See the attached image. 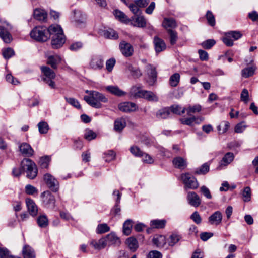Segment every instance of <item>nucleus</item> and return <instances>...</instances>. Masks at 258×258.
I'll return each mask as SVG.
<instances>
[{"label": "nucleus", "mask_w": 258, "mask_h": 258, "mask_svg": "<svg viewBox=\"0 0 258 258\" xmlns=\"http://www.w3.org/2000/svg\"><path fill=\"white\" fill-rule=\"evenodd\" d=\"M49 39H51V45L53 48L58 49L65 43L66 38L61 26L58 24L49 25Z\"/></svg>", "instance_id": "nucleus-1"}, {"label": "nucleus", "mask_w": 258, "mask_h": 258, "mask_svg": "<svg viewBox=\"0 0 258 258\" xmlns=\"http://www.w3.org/2000/svg\"><path fill=\"white\" fill-rule=\"evenodd\" d=\"M89 95V96H85L84 99L88 104L96 108H100L102 107L101 102H106L108 100L104 95L97 91H90Z\"/></svg>", "instance_id": "nucleus-2"}, {"label": "nucleus", "mask_w": 258, "mask_h": 258, "mask_svg": "<svg viewBox=\"0 0 258 258\" xmlns=\"http://www.w3.org/2000/svg\"><path fill=\"white\" fill-rule=\"evenodd\" d=\"M23 172L26 173V177L29 179H34L37 175L38 170L36 164L30 159H23L21 163Z\"/></svg>", "instance_id": "nucleus-3"}, {"label": "nucleus", "mask_w": 258, "mask_h": 258, "mask_svg": "<svg viewBox=\"0 0 258 258\" xmlns=\"http://www.w3.org/2000/svg\"><path fill=\"white\" fill-rule=\"evenodd\" d=\"M131 93L136 98H143L149 101L157 102L158 101V97L153 92L142 90L137 86L132 88Z\"/></svg>", "instance_id": "nucleus-4"}, {"label": "nucleus", "mask_w": 258, "mask_h": 258, "mask_svg": "<svg viewBox=\"0 0 258 258\" xmlns=\"http://www.w3.org/2000/svg\"><path fill=\"white\" fill-rule=\"evenodd\" d=\"M48 32V28L45 26L35 27L30 32V36L32 38L37 41L45 42L47 40V34Z\"/></svg>", "instance_id": "nucleus-5"}, {"label": "nucleus", "mask_w": 258, "mask_h": 258, "mask_svg": "<svg viewBox=\"0 0 258 258\" xmlns=\"http://www.w3.org/2000/svg\"><path fill=\"white\" fill-rule=\"evenodd\" d=\"M181 179L185 184V188L192 189H197L199 186V183L195 177L189 173L182 174Z\"/></svg>", "instance_id": "nucleus-6"}, {"label": "nucleus", "mask_w": 258, "mask_h": 258, "mask_svg": "<svg viewBox=\"0 0 258 258\" xmlns=\"http://www.w3.org/2000/svg\"><path fill=\"white\" fill-rule=\"evenodd\" d=\"M146 71L148 75L147 82L150 86H153L156 82L157 72L155 68L150 64L146 66Z\"/></svg>", "instance_id": "nucleus-7"}, {"label": "nucleus", "mask_w": 258, "mask_h": 258, "mask_svg": "<svg viewBox=\"0 0 258 258\" xmlns=\"http://www.w3.org/2000/svg\"><path fill=\"white\" fill-rule=\"evenodd\" d=\"M119 49L121 53L125 57H130L133 54V47L131 44L125 41H121L120 42Z\"/></svg>", "instance_id": "nucleus-8"}, {"label": "nucleus", "mask_w": 258, "mask_h": 258, "mask_svg": "<svg viewBox=\"0 0 258 258\" xmlns=\"http://www.w3.org/2000/svg\"><path fill=\"white\" fill-rule=\"evenodd\" d=\"M119 109L124 112H130L137 110V105L133 102H125L118 105Z\"/></svg>", "instance_id": "nucleus-9"}, {"label": "nucleus", "mask_w": 258, "mask_h": 258, "mask_svg": "<svg viewBox=\"0 0 258 258\" xmlns=\"http://www.w3.org/2000/svg\"><path fill=\"white\" fill-rule=\"evenodd\" d=\"M47 13L40 8H37L34 10L33 16L35 19L41 22H46L47 19Z\"/></svg>", "instance_id": "nucleus-10"}, {"label": "nucleus", "mask_w": 258, "mask_h": 258, "mask_svg": "<svg viewBox=\"0 0 258 258\" xmlns=\"http://www.w3.org/2000/svg\"><path fill=\"white\" fill-rule=\"evenodd\" d=\"M187 199L188 203L192 206L197 207L201 204V199L195 192H189L187 194Z\"/></svg>", "instance_id": "nucleus-11"}, {"label": "nucleus", "mask_w": 258, "mask_h": 258, "mask_svg": "<svg viewBox=\"0 0 258 258\" xmlns=\"http://www.w3.org/2000/svg\"><path fill=\"white\" fill-rule=\"evenodd\" d=\"M19 148L21 153L27 157H31L33 155L34 150L28 143H23L19 145Z\"/></svg>", "instance_id": "nucleus-12"}, {"label": "nucleus", "mask_w": 258, "mask_h": 258, "mask_svg": "<svg viewBox=\"0 0 258 258\" xmlns=\"http://www.w3.org/2000/svg\"><path fill=\"white\" fill-rule=\"evenodd\" d=\"M222 217V214L220 211H216L209 217V222L211 225H218L221 223Z\"/></svg>", "instance_id": "nucleus-13"}, {"label": "nucleus", "mask_w": 258, "mask_h": 258, "mask_svg": "<svg viewBox=\"0 0 258 258\" xmlns=\"http://www.w3.org/2000/svg\"><path fill=\"white\" fill-rule=\"evenodd\" d=\"M104 238L107 242V244L109 245H119L121 243L120 239L113 232L108 234Z\"/></svg>", "instance_id": "nucleus-14"}, {"label": "nucleus", "mask_w": 258, "mask_h": 258, "mask_svg": "<svg viewBox=\"0 0 258 258\" xmlns=\"http://www.w3.org/2000/svg\"><path fill=\"white\" fill-rule=\"evenodd\" d=\"M204 120L203 117H196L192 116L189 118H182L180 119L182 124L192 126L194 123L199 124L202 122Z\"/></svg>", "instance_id": "nucleus-15"}, {"label": "nucleus", "mask_w": 258, "mask_h": 258, "mask_svg": "<svg viewBox=\"0 0 258 258\" xmlns=\"http://www.w3.org/2000/svg\"><path fill=\"white\" fill-rule=\"evenodd\" d=\"M26 203L30 214L32 216H35L37 214L38 209L33 200L27 198L26 199Z\"/></svg>", "instance_id": "nucleus-16"}, {"label": "nucleus", "mask_w": 258, "mask_h": 258, "mask_svg": "<svg viewBox=\"0 0 258 258\" xmlns=\"http://www.w3.org/2000/svg\"><path fill=\"white\" fill-rule=\"evenodd\" d=\"M154 43L157 53H159L166 49V45L164 41L157 36L154 37Z\"/></svg>", "instance_id": "nucleus-17"}, {"label": "nucleus", "mask_w": 258, "mask_h": 258, "mask_svg": "<svg viewBox=\"0 0 258 258\" xmlns=\"http://www.w3.org/2000/svg\"><path fill=\"white\" fill-rule=\"evenodd\" d=\"M24 258H35L36 254L34 249L29 245H25L22 249Z\"/></svg>", "instance_id": "nucleus-18"}, {"label": "nucleus", "mask_w": 258, "mask_h": 258, "mask_svg": "<svg viewBox=\"0 0 258 258\" xmlns=\"http://www.w3.org/2000/svg\"><path fill=\"white\" fill-rule=\"evenodd\" d=\"M90 66L93 69H100L103 66V61L100 57L95 56L92 57Z\"/></svg>", "instance_id": "nucleus-19"}, {"label": "nucleus", "mask_w": 258, "mask_h": 258, "mask_svg": "<svg viewBox=\"0 0 258 258\" xmlns=\"http://www.w3.org/2000/svg\"><path fill=\"white\" fill-rule=\"evenodd\" d=\"M126 120L124 118H117L114 123V129L116 132H121L126 126Z\"/></svg>", "instance_id": "nucleus-20"}, {"label": "nucleus", "mask_w": 258, "mask_h": 258, "mask_svg": "<svg viewBox=\"0 0 258 258\" xmlns=\"http://www.w3.org/2000/svg\"><path fill=\"white\" fill-rule=\"evenodd\" d=\"M90 245H92L95 249L100 250L105 248L107 245V242L105 238L100 239L98 241L96 240H92L90 242Z\"/></svg>", "instance_id": "nucleus-21"}, {"label": "nucleus", "mask_w": 258, "mask_h": 258, "mask_svg": "<svg viewBox=\"0 0 258 258\" xmlns=\"http://www.w3.org/2000/svg\"><path fill=\"white\" fill-rule=\"evenodd\" d=\"M172 162L175 167L180 169H184L187 165L186 160L181 157L174 158Z\"/></svg>", "instance_id": "nucleus-22"}, {"label": "nucleus", "mask_w": 258, "mask_h": 258, "mask_svg": "<svg viewBox=\"0 0 258 258\" xmlns=\"http://www.w3.org/2000/svg\"><path fill=\"white\" fill-rule=\"evenodd\" d=\"M0 37L5 42L9 43L12 40L10 33L4 27L0 26Z\"/></svg>", "instance_id": "nucleus-23"}, {"label": "nucleus", "mask_w": 258, "mask_h": 258, "mask_svg": "<svg viewBox=\"0 0 258 258\" xmlns=\"http://www.w3.org/2000/svg\"><path fill=\"white\" fill-rule=\"evenodd\" d=\"M75 22L76 24L79 26L82 24L85 23L86 21V16L80 11H75Z\"/></svg>", "instance_id": "nucleus-24"}, {"label": "nucleus", "mask_w": 258, "mask_h": 258, "mask_svg": "<svg viewBox=\"0 0 258 258\" xmlns=\"http://www.w3.org/2000/svg\"><path fill=\"white\" fill-rule=\"evenodd\" d=\"M132 19L136 23V26L139 27H145L146 26V20L143 16L134 15L132 17Z\"/></svg>", "instance_id": "nucleus-25"}, {"label": "nucleus", "mask_w": 258, "mask_h": 258, "mask_svg": "<svg viewBox=\"0 0 258 258\" xmlns=\"http://www.w3.org/2000/svg\"><path fill=\"white\" fill-rule=\"evenodd\" d=\"M126 244L132 251H135L138 247V243L137 239L133 237H129L126 239Z\"/></svg>", "instance_id": "nucleus-26"}, {"label": "nucleus", "mask_w": 258, "mask_h": 258, "mask_svg": "<svg viewBox=\"0 0 258 258\" xmlns=\"http://www.w3.org/2000/svg\"><path fill=\"white\" fill-rule=\"evenodd\" d=\"M170 111L169 108H164L158 110L156 114L159 119H166L169 117Z\"/></svg>", "instance_id": "nucleus-27"}, {"label": "nucleus", "mask_w": 258, "mask_h": 258, "mask_svg": "<svg viewBox=\"0 0 258 258\" xmlns=\"http://www.w3.org/2000/svg\"><path fill=\"white\" fill-rule=\"evenodd\" d=\"M106 90L118 96H121L125 94V93L117 86H109L106 87Z\"/></svg>", "instance_id": "nucleus-28"}, {"label": "nucleus", "mask_w": 258, "mask_h": 258, "mask_svg": "<svg viewBox=\"0 0 258 258\" xmlns=\"http://www.w3.org/2000/svg\"><path fill=\"white\" fill-rule=\"evenodd\" d=\"M59 187V184L57 180L49 175V189L53 192H57Z\"/></svg>", "instance_id": "nucleus-29"}, {"label": "nucleus", "mask_w": 258, "mask_h": 258, "mask_svg": "<svg viewBox=\"0 0 258 258\" xmlns=\"http://www.w3.org/2000/svg\"><path fill=\"white\" fill-rule=\"evenodd\" d=\"M234 154L231 152L227 153L222 160L221 161L220 164L221 165L226 166L231 163L234 159Z\"/></svg>", "instance_id": "nucleus-30"}, {"label": "nucleus", "mask_w": 258, "mask_h": 258, "mask_svg": "<svg viewBox=\"0 0 258 258\" xmlns=\"http://www.w3.org/2000/svg\"><path fill=\"white\" fill-rule=\"evenodd\" d=\"M162 25L167 29L168 28H174L177 26L175 20L173 18H165L163 21Z\"/></svg>", "instance_id": "nucleus-31"}, {"label": "nucleus", "mask_w": 258, "mask_h": 258, "mask_svg": "<svg viewBox=\"0 0 258 258\" xmlns=\"http://www.w3.org/2000/svg\"><path fill=\"white\" fill-rule=\"evenodd\" d=\"M170 111H171L173 113L181 115V114H183L185 112V108H182L180 105L177 104H174L172 105L170 108Z\"/></svg>", "instance_id": "nucleus-32"}, {"label": "nucleus", "mask_w": 258, "mask_h": 258, "mask_svg": "<svg viewBox=\"0 0 258 258\" xmlns=\"http://www.w3.org/2000/svg\"><path fill=\"white\" fill-rule=\"evenodd\" d=\"M60 61L61 58L58 55L49 56V65L53 69L57 68V66Z\"/></svg>", "instance_id": "nucleus-33"}, {"label": "nucleus", "mask_w": 258, "mask_h": 258, "mask_svg": "<svg viewBox=\"0 0 258 258\" xmlns=\"http://www.w3.org/2000/svg\"><path fill=\"white\" fill-rule=\"evenodd\" d=\"M104 36L106 38L112 39H117L118 38L117 33L111 29L105 30L104 32Z\"/></svg>", "instance_id": "nucleus-34"}, {"label": "nucleus", "mask_w": 258, "mask_h": 258, "mask_svg": "<svg viewBox=\"0 0 258 258\" xmlns=\"http://www.w3.org/2000/svg\"><path fill=\"white\" fill-rule=\"evenodd\" d=\"M255 70V68L253 67H247L242 70L241 75L244 78H248L254 74Z\"/></svg>", "instance_id": "nucleus-35"}, {"label": "nucleus", "mask_w": 258, "mask_h": 258, "mask_svg": "<svg viewBox=\"0 0 258 258\" xmlns=\"http://www.w3.org/2000/svg\"><path fill=\"white\" fill-rule=\"evenodd\" d=\"M128 70L130 72L132 76L134 78H139L142 75L140 69L137 67H134L132 65H128L127 67Z\"/></svg>", "instance_id": "nucleus-36"}, {"label": "nucleus", "mask_w": 258, "mask_h": 258, "mask_svg": "<svg viewBox=\"0 0 258 258\" xmlns=\"http://www.w3.org/2000/svg\"><path fill=\"white\" fill-rule=\"evenodd\" d=\"M38 226L41 228L46 227L48 225V219L45 215H40L37 219Z\"/></svg>", "instance_id": "nucleus-37"}, {"label": "nucleus", "mask_w": 258, "mask_h": 258, "mask_svg": "<svg viewBox=\"0 0 258 258\" xmlns=\"http://www.w3.org/2000/svg\"><path fill=\"white\" fill-rule=\"evenodd\" d=\"M180 75L179 73H176L172 75L169 79V84L172 87H176L177 86L180 80Z\"/></svg>", "instance_id": "nucleus-38"}, {"label": "nucleus", "mask_w": 258, "mask_h": 258, "mask_svg": "<svg viewBox=\"0 0 258 258\" xmlns=\"http://www.w3.org/2000/svg\"><path fill=\"white\" fill-rule=\"evenodd\" d=\"M132 221L127 220L125 221L123 226V232L126 235H129L131 232L132 228Z\"/></svg>", "instance_id": "nucleus-39"}, {"label": "nucleus", "mask_w": 258, "mask_h": 258, "mask_svg": "<svg viewBox=\"0 0 258 258\" xmlns=\"http://www.w3.org/2000/svg\"><path fill=\"white\" fill-rule=\"evenodd\" d=\"M209 171V165L207 163H204L201 167L197 168L195 171V174H206Z\"/></svg>", "instance_id": "nucleus-40"}, {"label": "nucleus", "mask_w": 258, "mask_h": 258, "mask_svg": "<svg viewBox=\"0 0 258 258\" xmlns=\"http://www.w3.org/2000/svg\"><path fill=\"white\" fill-rule=\"evenodd\" d=\"M181 239L180 235L176 234H172L168 239V243L170 246H174Z\"/></svg>", "instance_id": "nucleus-41"}, {"label": "nucleus", "mask_w": 258, "mask_h": 258, "mask_svg": "<svg viewBox=\"0 0 258 258\" xmlns=\"http://www.w3.org/2000/svg\"><path fill=\"white\" fill-rule=\"evenodd\" d=\"M167 32L169 35L170 44H175L178 39L177 32L171 29H167Z\"/></svg>", "instance_id": "nucleus-42"}, {"label": "nucleus", "mask_w": 258, "mask_h": 258, "mask_svg": "<svg viewBox=\"0 0 258 258\" xmlns=\"http://www.w3.org/2000/svg\"><path fill=\"white\" fill-rule=\"evenodd\" d=\"M38 164L41 169H46L48 167V157L47 156H42L40 158Z\"/></svg>", "instance_id": "nucleus-43"}, {"label": "nucleus", "mask_w": 258, "mask_h": 258, "mask_svg": "<svg viewBox=\"0 0 258 258\" xmlns=\"http://www.w3.org/2000/svg\"><path fill=\"white\" fill-rule=\"evenodd\" d=\"M109 230V227L106 224L103 223L98 225L96 229V232L98 234H102L108 232Z\"/></svg>", "instance_id": "nucleus-44"}, {"label": "nucleus", "mask_w": 258, "mask_h": 258, "mask_svg": "<svg viewBox=\"0 0 258 258\" xmlns=\"http://www.w3.org/2000/svg\"><path fill=\"white\" fill-rule=\"evenodd\" d=\"M39 132L40 134H46L48 131V125L46 122H40L38 125Z\"/></svg>", "instance_id": "nucleus-45"}, {"label": "nucleus", "mask_w": 258, "mask_h": 258, "mask_svg": "<svg viewBox=\"0 0 258 258\" xmlns=\"http://www.w3.org/2000/svg\"><path fill=\"white\" fill-rule=\"evenodd\" d=\"M60 17V13L54 10H51L49 12V21H52L54 22H57L59 21Z\"/></svg>", "instance_id": "nucleus-46"}, {"label": "nucleus", "mask_w": 258, "mask_h": 258, "mask_svg": "<svg viewBox=\"0 0 258 258\" xmlns=\"http://www.w3.org/2000/svg\"><path fill=\"white\" fill-rule=\"evenodd\" d=\"M151 225L153 228H163L165 224L164 220H154L151 221Z\"/></svg>", "instance_id": "nucleus-47"}, {"label": "nucleus", "mask_w": 258, "mask_h": 258, "mask_svg": "<svg viewBox=\"0 0 258 258\" xmlns=\"http://www.w3.org/2000/svg\"><path fill=\"white\" fill-rule=\"evenodd\" d=\"M229 127V122L227 121H223L218 126L217 129L220 134H223L228 130Z\"/></svg>", "instance_id": "nucleus-48"}, {"label": "nucleus", "mask_w": 258, "mask_h": 258, "mask_svg": "<svg viewBox=\"0 0 258 258\" xmlns=\"http://www.w3.org/2000/svg\"><path fill=\"white\" fill-rule=\"evenodd\" d=\"M206 17L207 20L208 24L210 26H215V17L213 15L212 12H211L210 11H208L206 13Z\"/></svg>", "instance_id": "nucleus-49"}, {"label": "nucleus", "mask_w": 258, "mask_h": 258, "mask_svg": "<svg viewBox=\"0 0 258 258\" xmlns=\"http://www.w3.org/2000/svg\"><path fill=\"white\" fill-rule=\"evenodd\" d=\"M96 137V134L92 130L90 129H87L85 131L84 134V138L88 141H91L93 139H95Z\"/></svg>", "instance_id": "nucleus-50"}, {"label": "nucleus", "mask_w": 258, "mask_h": 258, "mask_svg": "<svg viewBox=\"0 0 258 258\" xmlns=\"http://www.w3.org/2000/svg\"><path fill=\"white\" fill-rule=\"evenodd\" d=\"M186 110L187 114L190 116L191 113L199 112L201 110V106L200 105H196L193 106H189Z\"/></svg>", "instance_id": "nucleus-51"}, {"label": "nucleus", "mask_w": 258, "mask_h": 258, "mask_svg": "<svg viewBox=\"0 0 258 258\" xmlns=\"http://www.w3.org/2000/svg\"><path fill=\"white\" fill-rule=\"evenodd\" d=\"M115 17L122 22L126 21L127 19L126 16L121 11L116 10L114 11Z\"/></svg>", "instance_id": "nucleus-52"}, {"label": "nucleus", "mask_w": 258, "mask_h": 258, "mask_svg": "<svg viewBox=\"0 0 258 258\" xmlns=\"http://www.w3.org/2000/svg\"><path fill=\"white\" fill-rule=\"evenodd\" d=\"M41 69L42 72L41 80L46 83L48 82V68L42 66Z\"/></svg>", "instance_id": "nucleus-53"}, {"label": "nucleus", "mask_w": 258, "mask_h": 258, "mask_svg": "<svg viewBox=\"0 0 258 258\" xmlns=\"http://www.w3.org/2000/svg\"><path fill=\"white\" fill-rule=\"evenodd\" d=\"M25 190V193L29 195H33L35 193H38V190L36 188L30 184H27L26 185Z\"/></svg>", "instance_id": "nucleus-54"}, {"label": "nucleus", "mask_w": 258, "mask_h": 258, "mask_svg": "<svg viewBox=\"0 0 258 258\" xmlns=\"http://www.w3.org/2000/svg\"><path fill=\"white\" fill-rule=\"evenodd\" d=\"M227 36L231 38H233L234 40H237L241 37L242 34L239 31H230L226 33Z\"/></svg>", "instance_id": "nucleus-55"}, {"label": "nucleus", "mask_w": 258, "mask_h": 258, "mask_svg": "<svg viewBox=\"0 0 258 258\" xmlns=\"http://www.w3.org/2000/svg\"><path fill=\"white\" fill-rule=\"evenodd\" d=\"M66 100L68 103L73 106L74 107L80 109L81 108V105L78 100L73 98H65Z\"/></svg>", "instance_id": "nucleus-56"}, {"label": "nucleus", "mask_w": 258, "mask_h": 258, "mask_svg": "<svg viewBox=\"0 0 258 258\" xmlns=\"http://www.w3.org/2000/svg\"><path fill=\"white\" fill-rule=\"evenodd\" d=\"M240 99L245 103H247L249 99V93L246 89H243L241 92Z\"/></svg>", "instance_id": "nucleus-57"}, {"label": "nucleus", "mask_w": 258, "mask_h": 258, "mask_svg": "<svg viewBox=\"0 0 258 258\" xmlns=\"http://www.w3.org/2000/svg\"><path fill=\"white\" fill-rule=\"evenodd\" d=\"M0 258H13L10 255L9 251L5 247H0Z\"/></svg>", "instance_id": "nucleus-58"}, {"label": "nucleus", "mask_w": 258, "mask_h": 258, "mask_svg": "<svg viewBox=\"0 0 258 258\" xmlns=\"http://www.w3.org/2000/svg\"><path fill=\"white\" fill-rule=\"evenodd\" d=\"M130 152L136 156H143V152L137 146H132L130 148Z\"/></svg>", "instance_id": "nucleus-59"}, {"label": "nucleus", "mask_w": 258, "mask_h": 258, "mask_svg": "<svg viewBox=\"0 0 258 258\" xmlns=\"http://www.w3.org/2000/svg\"><path fill=\"white\" fill-rule=\"evenodd\" d=\"M243 196L244 201H249L250 200L251 197V189L250 187H246L244 188L243 192Z\"/></svg>", "instance_id": "nucleus-60"}, {"label": "nucleus", "mask_w": 258, "mask_h": 258, "mask_svg": "<svg viewBox=\"0 0 258 258\" xmlns=\"http://www.w3.org/2000/svg\"><path fill=\"white\" fill-rule=\"evenodd\" d=\"M14 55L13 49L11 48H8L3 52V55L6 59H9Z\"/></svg>", "instance_id": "nucleus-61"}, {"label": "nucleus", "mask_w": 258, "mask_h": 258, "mask_svg": "<svg viewBox=\"0 0 258 258\" xmlns=\"http://www.w3.org/2000/svg\"><path fill=\"white\" fill-rule=\"evenodd\" d=\"M216 42L213 39H208L202 43L203 48L205 49L211 48L215 44Z\"/></svg>", "instance_id": "nucleus-62"}, {"label": "nucleus", "mask_w": 258, "mask_h": 258, "mask_svg": "<svg viewBox=\"0 0 258 258\" xmlns=\"http://www.w3.org/2000/svg\"><path fill=\"white\" fill-rule=\"evenodd\" d=\"M162 253L157 250L151 251L147 255V258H162Z\"/></svg>", "instance_id": "nucleus-63"}, {"label": "nucleus", "mask_w": 258, "mask_h": 258, "mask_svg": "<svg viewBox=\"0 0 258 258\" xmlns=\"http://www.w3.org/2000/svg\"><path fill=\"white\" fill-rule=\"evenodd\" d=\"M190 218L197 224H199L201 223V217L199 213L197 211L192 214Z\"/></svg>", "instance_id": "nucleus-64"}]
</instances>
